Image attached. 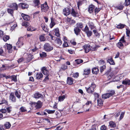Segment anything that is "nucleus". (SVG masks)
Wrapping results in <instances>:
<instances>
[{"mask_svg": "<svg viewBox=\"0 0 130 130\" xmlns=\"http://www.w3.org/2000/svg\"><path fill=\"white\" fill-rule=\"evenodd\" d=\"M9 98L10 100H11L12 102H15L16 101V98L14 95V94L11 93L10 94L9 96Z\"/></svg>", "mask_w": 130, "mask_h": 130, "instance_id": "obj_13", "label": "nucleus"}, {"mask_svg": "<svg viewBox=\"0 0 130 130\" xmlns=\"http://www.w3.org/2000/svg\"><path fill=\"white\" fill-rule=\"evenodd\" d=\"M125 112H122L121 114L120 117V120H121L123 117L124 115Z\"/></svg>", "mask_w": 130, "mask_h": 130, "instance_id": "obj_62", "label": "nucleus"}, {"mask_svg": "<svg viewBox=\"0 0 130 130\" xmlns=\"http://www.w3.org/2000/svg\"><path fill=\"white\" fill-rule=\"evenodd\" d=\"M73 78L71 77H68L67 80V83L69 85H71L73 84Z\"/></svg>", "mask_w": 130, "mask_h": 130, "instance_id": "obj_20", "label": "nucleus"}, {"mask_svg": "<svg viewBox=\"0 0 130 130\" xmlns=\"http://www.w3.org/2000/svg\"><path fill=\"white\" fill-rule=\"evenodd\" d=\"M11 78L12 79V80L14 82H16L17 81L16 76H11Z\"/></svg>", "mask_w": 130, "mask_h": 130, "instance_id": "obj_40", "label": "nucleus"}, {"mask_svg": "<svg viewBox=\"0 0 130 130\" xmlns=\"http://www.w3.org/2000/svg\"><path fill=\"white\" fill-rule=\"evenodd\" d=\"M93 32L96 36H98L99 35L98 31L94 29L93 30Z\"/></svg>", "mask_w": 130, "mask_h": 130, "instance_id": "obj_60", "label": "nucleus"}, {"mask_svg": "<svg viewBox=\"0 0 130 130\" xmlns=\"http://www.w3.org/2000/svg\"><path fill=\"white\" fill-rule=\"evenodd\" d=\"M88 25L91 30H92L95 28V27L92 22H89L88 23Z\"/></svg>", "mask_w": 130, "mask_h": 130, "instance_id": "obj_23", "label": "nucleus"}, {"mask_svg": "<svg viewBox=\"0 0 130 130\" xmlns=\"http://www.w3.org/2000/svg\"><path fill=\"white\" fill-rule=\"evenodd\" d=\"M29 104L31 105H35L36 106H41L42 105V103L40 101H38L37 103L30 102H29Z\"/></svg>", "mask_w": 130, "mask_h": 130, "instance_id": "obj_10", "label": "nucleus"}, {"mask_svg": "<svg viewBox=\"0 0 130 130\" xmlns=\"http://www.w3.org/2000/svg\"><path fill=\"white\" fill-rule=\"evenodd\" d=\"M79 76V73H76L73 74V77L75 78H77Z\"/></svg>", "mask_w": 130, "mask_h": 130, "instance_id": "obj_54", "label": "nucleus"}, {"mask_svg": "<svg viewBox=\"0 0 130 130\" xmlns=\"http://www.w3.org/2000/svg\"><path fill=\"white\" fill-rule=\"evenodd\" d=\"M19 6L22 9L27 8L28 7V5L25 3H22L19 4Z\"/></svg>", "mask_w": 130, "mask_h": 130, "instance_id": "obj_16", "label": "nucleus"}, {"mask_svg": "<svg viewBox=\"0 0 130 130\" xmlns=\"http://www.w3.org/2000/svg\"><path fill=\"white\" fill-rule=\"evenodd\" d=\"M55 25V22H51L50 24V27L51 28H52L53 26Z\"/></svg>", "mask_w": 130, "mask_h": 130, "instance_id": "obj_58", "label": "nucleus"}, {"mask_svg": "<svg viewBox=\"0 0 130 130\" xmlns=\"http://www.w3.org/2000/svg\"><path fill=\"white\" fill-rule=\"evenodd\" d=\"M76 27L78 28H82L83 27V24L81 23H78L76 25Z\"/></svg>", "mask_w": 130, "mask_h": 130, "instance_id": "obj_44", "label": "nucleus"}, {"mask_svg": "<svg viewBox=\"0 0 130 130\" xmlns=\"http://www.w3.org/2000/svg\"><path fill=\"white\" fill-rule=\"evenodd\" d=\"M115 91L114 90H110L108 91V93L110 96H112L115 94Z\"/></svg>", "mask_w": 130, "mask_h": 130, "instance_id": "obj_27", "label": "nucleus"}, {"mask_svg": "<svg viewBox=\"0 0 130 130\" xmlns=\"http://www.w3.org/2000/svg\"><path fill=\"white\" fill-rule=\"evenodd\" d=\"M67 66L65 65H63L61 67V69L63 70H65L67 68Z\"/></svg>", "mask_w": 130, "mask_h": 130, "instance_id": "obj_64", "label": "nucleus"}, {"mask_svg": "<svg viewBox=\"0 0 130 130\" xmlns=\"http://www.w3.org/2000/svg\"><path fill=\"white\" fill-rule=\"evenodd\" d=\"M43 97V95L41 94L38 93H35L34 95V97L36 99H39L40 98H42Z\"/></svg>", "mask_w": 130, "mask_h": 130, "instance_id": "obj_17", "label": "nucleus"}, {"mask_svg": "<svg viewBox=\"0 0 130 130\" xmlns=\"http://www.w3.org/2000/svg\"><path fill=\"white\" fill-rule=\"evenodd\" d=\"M99 70L98 68H93L92 69V73L93 74H97L99 72Z\"/></svg>", "mask_w": 130, "mask_h": 130, "instance_id": "obj_25", "label": "nucleus"}, {"mask_svg": "<svg viewBox=\"0 0 130 130\" xmlns=\"http://www.w3.org/2000/svg\"><path fill=\"white\" fill-rule=\"evenodd\" d=\"M126 33L127 36L129 37L130 36V30L129 28L126 29Z\"/></svg>", "mask_w": 130, "mask_h": 130, "instance_id": "obj_41", "label": "nucleus"}, {"mask_svg": "<svg viewBox=\"0 0 130 130\" xmlns=\"http://www.w3.org/2000/svg\"><path fill=\"white\" fill-rule=\"evenodd\" d=\"M8 12L11 15H12V14L13 13V10L12 9H11L8 8L7 9Z\"/></svg>", "mask_w": 130, "mask_h": 130, "instance_id": "obj_52", "label": "nucleus"}, {"mask_svg": "<svg viewBox=\"0 0 130 130\" xmlns=\"http://www.w3.org/2000/svg\"><path fill=\"white\" fill-rule=\"evenodd\" d=\"M65 98V96L63 95L62 96H59L58 97L59 100V101H63Z\"/></svg>", "mask_w": 130, "mask_h": 130, "instance_id": "obj_37", "label": "nucleus"}, {"mask_svg": "<svg viewBox=\"0 0 130 130\" xmlns=\"http://www.w3.org/2000/svg\"><path fill=\"white\" fill-rule=\"evenodd\" d=\"M55 31V35L59 37L60 36V34L59 32L58 29V28H56Z\"/></svg>", "mask_w": 130, "mask_h": 130, "instance_id": "obj_39", "label": "nucleus"}, {"mask_svg": "<svg viewBox=\"0 0 130 130\" xmlns=\"http://www.w3.org/2000/svg\"><path fill=\"white\" fill-rule=\"evenodd\" d=\"M96 87L95 84L93 83H92L91 86L88 88L86 87L87 92L89 93H92L94 91V89Z\"/></svg>", "mask_w": 130, "mask_h": 130, "instance_id": "obj_2", "label": "nucleus"}, {"mask_svg": "<svg viewBox=\"0 0 130 130\" xmlns=\"http://www.w3.org/2000/svg\"><path fill=\"white\" fill-rule=\"evenodd\" d=\"M36 78L37 79H39L43 77V75L41 73H38L36 76Z\"/></svg>", "mask_w": 130, "mask_h": 130, "instance_id": "obj_26", "label": "nucleus"}, {"mask_svg": "<svg viewBox=\"0 0 130 130\" xmlns=\"http://www.w3.org/2000/svg\"><path fill=\"white\" fill-rule=\"evenodd\" d=\"M44 47L45 50L47 52L50 51L53 49V47L48 43H45Z\"/></svg>", "mask_w": 130, "mask_h": 130, "instance_id": "obj_3", "label": "nucleus"}, {"mask_svg": "<svg viewBox=\"0 0 130 130\" xmlns=\"http://www.w3.org/2000/svg\"><path fill=\"white\" fill-rule=\"evenodd\" d=\"M20 92H18L17 91H16L15 92V95L18 98H20Z\"/></svg>", "mask_w": 130, "mask_h": 130, "instance_id": "obj_35", "label": "nucleus"}, {"mask_svg": "<svg viewBox=\"0 0 130 130\" xmlns=\"http://www.w3.org/2000/svg\"><path fill=\"white\" fill-rule=\"evenodd\" d=\"M75 62L77 64H79L83 62V60L81 59H77L75 60Z\"/></svg>", "mask_w": 130, "mask_h": 130, "instance_id": "obj_36", "label": "nucleus"}, {"mask_svg": "<svg viewBox=\"0 0 130 130\" xmlns=\"http://www.w3.org/2000/svg\"><path fill=\"white\" fill-rule=\"evenodd\" d=\"M34 3L35 6H38L40 4V1L39 0H34Z\"/></svg>", "mask_w": 130, "mask_h": 130, "instance_id": "obj_34", "label": "nucleus"}, {"mask_svg": "<svg viewBox=\"0 0 130 130\" xmlns=\"http://www.w3.org/2000/svg\"><path fill=\"white\" fill-rule=\"evenodd\" d=\"M23 44L22 39V38H19L18 41L16 43L17 46L20 47L22 46Z\"/></svg>", "mask_w": 130, "mask_h": 130, "instance_id": "obj_11", "label": "nucleus"}, {"mask_svg": "<svg viewBox=\"0 0 130 130\" xmlns=\"http://www.w3.org/2000/svg\"><path fill=\"white\" fill-rule=\"evenodd\" d=\"M40 56L41 57H44L46 56V53L44 52H41L40 54Z\"/></svg>", "mask_w": 130, "mask_h": 130, "instance_id": "obj_38", "label": "nucleus"}, {"mask_svg": "<svg viewBox=\"0 0 130 130\" xmlns=\"http://www.w3.org/2000/svg\"><path fill=\"white\" fill-rule=\"evenodd\" d=\"M63 13L64 15L66 16L69 15L70 13L69 9L67 8H64L63 9Z\"/></svg>", "mask_w": 130, "mask_h": 130, "instance_id": "obj_9", "label": "nucleus"}, {"mask_svg": "<svg viewBox=\"0 0 130 130\" xmlns=\"http://www.w3.org/2000/svg\"><path fill=\"white\" fill-rule=\"evenodd\" d=\"M97 102L99 106L102 105L103 104V101L100 99H98Z\"/></svg>", "mask_w": 130, "mask_h": 130, "instance_id": "obj_42", "label": "nucleus"}, {"mask_svg": "<svg viewBox=\"0 0 130 130\" xmlns=\"http://www.w3.org/2000/svg\"><path fill=\"white\" fill-rule=\"evenodd\" d=\"M110 97V96L108 93L103 94L102 95V98L104 99L108 98Z\"/></svg>", "mask_w": 130, "mask_h": 130, "instance_id": "obj_22", "label": "nucleus"}, {"mask_svg": "<svg viewBox=\"0 0 130 130\" xmlns=\"http://www.w3.org/2000/svg\"><path fill=\"white\" fill-rule=\"evenodd\" d=\"M85 52L86 53L88 52L90 50L94 51L96 49V47H93L89 44H87L83 46Z\"/></svg>", "mask_w": 130, "mask_h": 130, "instance_id": "obj_1", "label": "nucleus"}, {"mask_svg": "<svg viewBox=\"0 0 130 130\" xmlns=\"http://www.w3.org/2000/svg\"><path fill=\"white\" fill-rule=\"evenodd\" d=\"M130 4V0H125V6H128Z\"/></svg>", "mask_w": 130, "mask_h": 130, "instance_id": "obj_51", "label": "nucleus"}, {"mask_svg": "<svg viewBox=\"0 0 130 130\" xmlns=\"http://www.w3.org/2000/svg\"><path fill=\"white\" fill-rule=\"evenodd\" d=\"M64 109H58L59 111V112L56 111L55 112L56 117V118H60L61 116V112Z\"/></svg>", "mask_w": 130, "mask_h": 130, "instance_id": "obj_12", "label": "nucleus"}, {"mask_svg": "<svg viewBox=\"0 0 130 130\" xmlns=\"http://www.w3.org/2000/svg\"><path fill=\"white\" fill-rule=\"evenodd\" d=\"M74 30L75 33L76 35H77L79 34L80 30L79 28L76 27L74 28Z\"/></svg>", "mask_w": 130, "mask_h": 130, "instance_id": "obj_28", "label": "nucleus"}, {"mask_svg": "<svg viewBox=\"0 0 130 130\" xmlns=\"http://www.w3.org/2000/svg\"><path fill=\"white\" fill-rule=\"evenodd\" d=\"M89 28L86 25L84 31L86 33L88 37H89L92 35V32L91 31L89 30Z\"/></svg>", "mask_w": 130, "mask_h": 130, "instance_id": "obj_6", "label": "nucleus"}, {"mask_svg": "<svg viewBox=\"0 0 130 130\" xmlns=\"http://www.w3.org/2000/svg\"><path fill=\"white\" fill-rule=\"evenodd\" d=\"M20 111L22 112H24L26 111L27 110L25 108V107L23 106H22L20 108Z\"/></svg>", "mask_w": 130, "mask_h": 130, "instance_id": "obj_55", "label": "nucleus"}, {"mask_svg": "<svg viewBox=\"0 0 130 130\" xmlns=\"http://www.w3.org/2000/svg\"><path fill=\"white\" fill-rule=\"evenodd\" d=\"M101 8H96L95 9V11L96 13H98L100 11L101 9Z\"/></svg>", "mask_w": 130, "mask_h": 130, "instance_id": "obj_61", "label": "nucleus"}, {"mask_svg": "<svg viewBox=\"0 0 130 130\" xmlns=\"http://www.w3.org/2000/svg\"><path fill=\"white\" fill-rule=\"evenodd\" d=\"M90 72V70L89 69H85L84 71V74L86 75L89 74Z\"/></svg>", "mask_w": 130, "mask_h": 130, "instance_id": "obj_29", "label": "nucleus"}, {"mask_svg": "<svg viewBox=\"0 0 130 130\" xmlns=\"http://www.w3.org/2000/svg\"><path fill=\"white\" fill-rule=\"evenodd\" d=\"M9 38L10 37L8 35H4L3 37V39L5 42L8 40Z\"/></svg>", "mask_w": 130, "mask_h": 130, "instance_id": "obj_30", "label": "nucleus"}, {"mask_svg": "<svg viewBox=\"0 0 130 130\" xmlns=\"http://www.w3.org/2000/svg\"><path fill=\"white\" fill-rule=\"evenodd\" d=\"M119 41L120 42L117 44V45L118 47L120 48L123 46V44L122 43H123L125 42V41L124 40V36H123L120 40Z\"/></svg>", "mask_w": 130, "mask_h": 130, "instance_id": "obj_5", "label": "nucleus"}, {"mask_svg": "<svg viewBox=\"0 0 130 130\" xmlns=\"http://www.w3.org/2000/svg\"><path fill=\"white\" fill-rule=\"evenodd\" d=\"M4 36V32L0 30V38H1L3 37Z\"/></svg>", "mask_w": 130, "mask_h": 130, "instance_id": "obj_63", "label": "nucleus"}, {"mask_svg": "<svg viewBox=\"0 0 130 130\" xmlns=\"http://www.w3.org/2000/svg\"><path fill=\"white\" fill-rule=\"evenodd\" d=\"M107 61L110 64L113 65L115 64L113 60L112 59H108Z\"/></svg>", "mask_w": 130, "mask_h": 130, "instance_id": "obj_47", "label": "nucleus"}, {"mask_svg": "<svg viewBox=\"0 0 130 130\" xmlns=\"http://www.w3.org/2000/svg\"><path fill=\"white\" fill-rule=\"evenodd\" d=\"M82 4V1H79L77 3V7L78 9H79L80 6H81Z\"/></svg>", "mask_w": 130, "mask_h": 130, "instance_id": "obj_50", "label": "nucleus"}, {"mask_svg": "<svg viewBox=\"0 0 130 130\" xmlns=\"http://www.w3.org/2000/svg\"><path fill=\"white\" fill-rule=\"evenodd\" d=\"M109 126L111 128H114L116 126V123L112 121H110L109 123Z\"/></svg>", "mask_w": 130, "mask_h": 130, "instance_id": "obj_21", "label": "nucleus"}, {"mask_svg": "<svg viewBox=\"0 0 130 130\" xmlns=\"http://www.w3.org/2000/svg\"><path fill=\"white\" fill-rule=\"evenodd\" d=\"M55 42L56 43L58 47H59L62 44V41L60 39L58 38L56 39L55 40Z\"/></svg>", "mask_w": 130, "mask_h": 130, "instance_id": "obj_18", "label": "nucleus"}, {"mask_svg": "<svg viewBox=\"0 0 130 130\" xmlns=\"http://www.w3.org/2000/svg\"><path fill=\"white\" fill-rule=\"evenodd\" d=\"M21 16L25 20L28 21L30 20V17L28 15L22 13L21 14Z\"/></svg>", "mask_w": 130, "mask_h": 130, "instance_id": "obj_14", "label": "nucleus"}, {"mask_svg": "<svg viewBox=\"0 0 130 130\" xmlns=\"http://www.w3.org/2000/svg\"><path fill=\"white\" fill-rule=\"evenodd\" d=\"M107 127L105 125H102L100 127V130H107Z\"/></svg>", "mask_w": 130, "mask_h": 130, "instance_id": "obj_46", "label": "nucleus"}, {"mask_svg": "<svg viewBox=\"0 0 130 130\" xmlns=\"http://www.w3.org/2000/svg\"><path fill=\"white\" fill-rule=\"evenodd\" d=\"M22 25L26 27L29 25V23L26 21L23 22L22 23Z\"/></svg>", "mask_w": 130, "mask_h": 130, "instance_id": "obj_43", "label": "nucleus"}, {"mask_svg": "<svg viewBox=\"0 0 130 130\" xmlns=\"http://www.w3.org/2000/svg\"><path fill=\"white\" fill-rule=\"evenodd\" d=\"M41 8L42 11L46 12L48 10V7L46 2H45L44 4L41 5Z\"/></svg>", "mask_w": 130, "mask_h": 130, "instance_id": "obj_4", "label": "nucleus"}, {"mask_svg": "<svg viewBox=\"0 0 130 130\" xmlns=\"http://www.w3.org/2000/svg\"><path fill=\"white\" fill-rule=\"evenodd\" d=\"M6 109L7 112L8 113H10L12 110V107L11 106L6 108Z\"/></svg>", "mask_w": 130, "mask_h": 130, "instance_id": "obj_49", "label": "nucleus"}, {"mask_svg": "<svg viewBox=\"0 0 130 130\" xmlns=\"http://www.w3.org/2000/svg\"><path fill=\"white\" fill-rule=\"evenodd\" d=\"M27 29L28 31H32L36 30V29L31 26H29L27 28Z\"/></svg>", "mask_w": 130, "mask_h": 130, "instance_id": "obj_31", "label": "nucleus"}, {"mask_svg": "<svg viewBox=\"0 0 130 130\" xmlns=\"http://www.w3.org/2000/svg\"><path fill=\"white\" fill-rule=\"evenodd\" d=\"M88 130H97V129L95 125L94 124L92 125L91 129H89Z\"/></svg>", "mask_w": 130, "mask_h": 130, "instance_id": "obj_59", "label": "nucleus"}, {"mask_svg": "<svg viewBox=\"0 0 130 130\" xmlns=\"http://www.w3.org/2000/svg\"><path fill=\"white\" fill-rule=\"evenodd\" d=\"M4 125L6 129H8L10 128L11 126V124L9 122H7Z\"/></svg>", "mask_w": 130, "mask_h": 130, "instance_id": "obj_33", "label": "nucleus"}, {"mask_svg": "<svg viewBox=\"0 0 130 130\" xmlns=\"http://www.w3.org/2000/svg\"><path fill=\"white\" fill-rule=\"evenodd\" d=\"M71 14L74 17L76 16V13L75 11L73 9H72V11L71 12Z\"/></svg>", "mask_w": 130, "mask_h": 130, "instance_id": "obj_53", "label": "nucleus"}, {"mask_svg": "<svg viewBox=\"0 0 130 130\" xmlns=\"http://www.w3.org/2000/svg\"><path fill=\"white\" fill-rule=\"evenodd\" d=\"M45 35V34H43V35H41L40 36V39L41 41H44L46 40V38L44 37Z\"/></svg>", "mask_w": 130, "mask_h": 130, "instance_id": "obj_32", "label": "nucleus"}, {"mask_svg": "<svg viewBox=\"0 0 130 130\" xmlns=\"http://www.w3.org/2000/svg\"><path fill=\"white\" fill-rule=\"evenodd\" d=\"M122 83L123 84L125 85H130V80L128 79H125L123 81Z\"/></svg>", "mask_w": 130, "mask_h": 130, "instance_id": "obj_24", "label": "nucleus"}, {"mask_svg": "<svg viewBox=\"0 0 130 130\" xmlns=\"http://www.w3.org/2000/svg\"><path fill=\"white\" fill-rule=\"evenodd\" d=\"M68 46L69 45L68 43L66 41H64V43L63 44V46L64 47H65Z\"/></svg>", "mask_w": 130, "mask_h": 130, "instance_id": "obj_57", "label": "nucleus"}, {"mask_svg": "<svg viewBox=\"0 0 130 130\" xmlns=\"http://www.w3.org/2000/svg\"><path fill=\"white\" fill-rule=\"evenodd\" d=\"M41 27H42L43 30L45 32L47 31V30L45 27V26L43 24H41Z\"/></svg>", "mask_w": 130, "mask_h": 130, "instance_id": "obj_48", "label": "nucleus"}, {"mask_svg": "<svg viewBox=\"0 0 130 130\" xmlns=\"http://www.w3.org/2000/svg\"><path fill=\"white\" fill-rule=\"evenodd\" d=\"M5 45L7 47V49L9 53H11L13 51L12 46L10 44L6 43Z\"/></svg>", "mask_w": 130, "mask_h": 130, "instance_id": "obj_8", "label": "nucleus"}, {"mask_svg": "<svg viewBox=\"0 0 130 130\" xmlns=\"http://www.w3.org/2000/svg\"><path fill=\"white\" fill-rule=\"evenodd\" d=\"M53 110H50L48 109H46L44 110V111L47 112L49 114H52L54 113L55 110V109H58L57 108V106H53Z\"/></svg>", "mask_w": 130, "mask_h": 130, "instance_id": "obj_7", "label": "nucleus"}, {"mask_svg": "<svg viewBox=\"0 0 130 130\" xmlns=\"http://www.w3.org/2000/svg\"><path fill=\"white\" fill-rule=\"evenodd\" d=\"M95 6L91 4L90 5L88 9V11L90 13L92 12Z\"/></svg>", "mask_w": 130, "mask_h": 130, "instance_id": "obj_19", "label": "nucleus"}, {"mask_svg": "<svg viewBox=\"0 0 130 130\" xmlns=\"http://www.w3.org/2000/svg\"><path fill=\"white\" fill-rule=\"evenodd\" d=\"M124 25L120 24L117 26V27L119 29H121L124 28Z\"/></svg>", "mask_w": 130, "mask_h": 130, "instance_id": "obj_45", "label": "nucleus"}, {"mask_svg": "<svg viewBox=\"0 0 130 130\" xmlns=\"http://www.w3.org/2000/svg\"><path fill=\"white\" fill-rule=\"evenodd\" d=\"M106 66L104 65L102 67H101L100 68V71L101 72H102L106 68Z\"/></svg>", "mask_w": 130, "mask_h": 130, "instance_id": "obj_56", "label": "nucleus"}, {"mask_svg": "<svg viewBox=\"0 0 130 130\" xmlns=\"http://www.w3.org/2000/svg\"><path fill=\"white\" fill-rule=\"evenodd\" d=\"M9 7L12 8L14 10H17L18 9V6L17 4L15 3H13L11 4L9 6Z\"/></svg>", "mask_w": 130, "mask_h": 130, "instance_id": "obj_15", "label": "nucleus"}]
</instances>
